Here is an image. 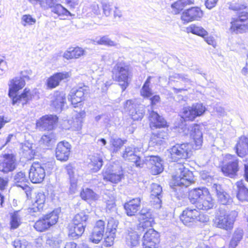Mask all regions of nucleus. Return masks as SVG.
Masks as SVG:
<instances>
[{
    "mask_svg": "<svg viewBox=\"0 0 248 248\" xmlns=\"http://www.w3.org/2000/svg\"><path fill=\"white\" fill-rule=\"evenodd\" d=\"M229 9L237 12V17L231 19L230 31L235 33H242L248 31V12L247 7L243 4H232Z\"/></svg>",
    "mask_w": 248,
    "mask_h": 248,
    "instance_id": "1",
    "label": "nucleus"
},
{
    "mask_svg": "<svg viewBox=\"0 0 248 248\" xmlns=\"http://www.w3.org/2000/svg\"><path fill=\"white\" fill-rule=\"evenodd\" d=\"M174 167L175 174L172 176L170 186L174 191H177L179 187L181 188L187 187L194 183L192 172L186 168L184 164L176 163Z\"/></svg>",
    "mask_w": 248,
    "mask_h": 248,
    "instance_id": "2",
    "label": "nucleus"
},
{
    "mask_svg": "<svg viewBox=\"0 0 248 248\" xmlns=\"http://www.w3.org/2000/svg\"><path fill=\"white\" fill-rule=\"evenodd\" d=\"M113 79L119 82L122 91H124L129 85V78L131 72L130 66L125 62H118L112 70Z\"/></svg>",
    "mask_w": 248,
    "mask_h": 248,
    "instance_id": "3",
    "label": "nucleus"
},
{
    "mask_svg": "<svg viewBox=\"0 0 248 248\" xmlns=\"http://www.w3.org/2000/svg\"><path fill=\"white\" fill-rule=\"evenodd\" d=\"M180 218L183 223L188 227L195 225L198 221L204 223L209 220L207 215L201 213L196 209L190 208H187L184 210Z\"/></svg>",
    "mask_w": 248,
    "mask_h": 248,
    "instance_id": "4",
    "label": "nucleus"
},
{
    "mask_svg": "<svg viewBox=\"0 0 248 248\" xmlns=\"http://www.w3.org/2000/svg\"><path fill=\"white\" fill-rule=\"evenodd\" d=\"M237 215L238 213L235 211L227 213L224 210H220L219 214L216 217L215 224L217 228L226 231L231 230Z\"/></svg>",
    "mask_w": 248,
    "mask_h": 248,
    "instance_id": "5",
    "label": "nucleus"
},
{
    "mask_svg": "<svg viewBox=\"0 0 248 248\" xmlns=\"http://www.w3.org/2000/svg\"><path fill=\"white\" fill-rule=\"evenodd\" d=\"M172 161L189 158L192 155V146L189 143L176 144L169 149Z\"/></svg>",
    "mask_w": 248,
    "mask_h": 248,
    "instance_id": "6",
    "label": "nucleus"
},
{
    "mask_svg": "<svg viewBox=\"0 0 248 248\" xmlns=\"http://www.w3.org/2000/svg\"><path fill=\"white\" fill-rule=\"evenodd\" d=\"M59 218L58 211L54 210L49 214L43 216L34 225L35 229L40 232L47 230L51 226L55 225Z\"/></svg>",
    "mask_w": 248,
    "mask_h": 248,
    "instance_id": "7",
    "label": "nucleus"
},
{
    "mask_svg": "<svg viewBox=\"0 0 248 248\" xmlns=\"http://www.w3.org/2000/svg\"><path fill=\"white\" fill-rule=\"evenodd\" d=\"M143 152L142 146L137 147L133 145L128 146L122 153V157L125 160L134 162L136 167L141 168L142 167L144 161L137 155L138 152Z\"/></svg>",
    "mask_w": 248,
    "mask_h": 248,
    "instance_id": "8",
    "label": "nucleus"
},
{
    "mask_svg": "<svg viewBox=\"0 0 248 248\" xmlns=\"http://www.w3.org/2000/svg\"><path fill=\"white\" fill-rule=\"evenodd\" d=\"M206 108L202 103L193 104L191 107H185L182 112V118L186 120L193 121L196 117L202 115Z\"/></svg>",
    "mask_w": 248,
    "mask_h": 248,
    "instance_id": "9",
    "label": "nucleus"
},
{
    "mask_svg": "<svg viewBox=\"0 0 248 248\" xmlns=\"http://www.w3.org/2000/svg\"><path fill=\"white\" fill-rule=\"evenodd\" d=\"M104 180L112 183H118L124 177L123 170L120 166H109L103 171Z\"/></svg>",
    "mask_w": 248,
    "mask_h": 248,
    "instance_id": "10",
    "label": "nucleus"
},
{
    "mask_svg": "<svg viewBox=\"0 0 248 248\" xmlns=\"http://www.w3.org/2000/svg\"><path fill=\"white\" fill-rule=\"evenodd\" d=\"M226 158L229 161L222 167V171L225 176L233 178L239 170L238 160L235 156L231 155H226Z\"/></svg>",
    "mask_w": 248,
    "mask_h": 248,
    "instance_id": "11",
    "label": "nucleus"
},
{
    "mask_svg": "<svg viewBox=\"0 0 248 248\" xmlns=\"http://www.w3.org/2000/svg\"><path fill=\"white\" fill-rule=\"evenodd\" d=\"M44 170L41 168L39 162H34L31 166L29 172V177L33 183H40L45 178Z\"/></svg>",
    "mask_w": 248,
    "mask_h": 248,
    "instance_id": "12",
    "label": "nucleus"
},
{
    "mask_svg": "<svg viewBox=\"0 0 248 248\" xmlns=\"http://www.w3.org/2000/svg\"><path fill=\"white\" fill-rule=\"evenodd\" d=\"M203 13L200 8L192 7L185 10L182 14L181 19L185 22L188 23L195 20H199Z\"/></svg>",
    "mask_w": 248,
    "mask_h": 248,
    "instance_id": "13",
    "label": "nucleus"
},
{
    "mask_svg": "<svg viewBox=\"0 0 248 248\" xmlns=\"http://www.w3.org/2000/svg\"><path fill=\"white\" fill-rule=\"evenodd\" d=\"M88 93V88L87 86L79 87L78 89H73L68 95V100L71 101L75 108L76 105L82 102L85 97V95Z\"/></svg>",
    "mask_w": 248,
    "mask_h": 248,
    "instance_id": "14",
    "label": "nucleus"
},
{
    "mask_svg": "<svg viewBox=\"0 0 248 248\" xmlns=\"http://www.w3.org/2000/svg\"><path fill=\"white\" fill-rule=\"evenodd\" d=\"M57 121L58 117L56 115H46L37 121L36 127L40 130H47L48 131H52Z\"/></svg>",
    "mask_w": 248,
    "mask_h": 248,
    "instance_id": "15",
    "label": "nucleus"
},
{
    "mask_svg": "<svg viewBox=\"0 0 248 248\" xmlns=\"http://www.w3.org/2000/svg\"><path fill=\"white\" fill-rule=\"evenodd\" d=\"M71 150V145L68 142L61 141L57 145L55 150L56 158L61 161L68 160Z\"/></svg>",
    "mask_w": 248,
    "mask_h": 248,
    "instance_id": "16",
    "label": "nucleus"
},
{
    "mask_svg": "<svg viewBox=\"0 0 248 248\" xmlns=\"http://www.w3.org/2000/svg\"><path fill=\"white\" fill-rule=\"evenodd\" d=\"M105 231V222L98 220L96 222L89 236L90 241L94 244H98L102 239Z\"/></svg>",
    "mask_w": 248,
    "mask_h": 248,
    "instance_id": "17",
    "label": "nucleus"
},
{
    "mask_svg": "<svg viewBox=\"0 0 248 248\" xmlns=\"http://www.w3.org/2000/svg\"><path fill=\"white\" fill-rule=\"evenodd\" d=\"M21 77H16L10 81L8 95L10 97L13 96L20 89L25 85V81L23 78L29 79V77L24 74V72L21 73Z\"/></svg>",
    "mask_w": 248,
    "mask_h": 248,
    "instance_id": "18",
    "label": "nucleus"
},
{
    "mask_svg": "<svg viewBox=\"0 0 248 248\" xmlns=\"http://www.w3.org/2000/svg\"><path fill=\"white\" fill-rule=\"evenodd\" d=\"M16 168V160L12 154H5L3 159L0 161V171L7 173Z\"/></svg>",
    "mask_w": 248,
    "mask_h": 248,
    "instance_id": "19",
    "label": "nucleus"
},
{
    "mask_svg": "<svg viewBox=\"0 0 248 248\" xmlns=\"http://www.w3.org/2000/svg\"><path fill=\"white\" fill-rule=\"evenodd\" d=\"M140 217L142 221L139 224V230L144 232V229L152 227L154 221L152 214L150 210L142 209L140 211Z\"/></svg>",
    "mask_w": 248,
    "mask_h": 248,
    "instance_id": "20",
    "label": "nucleus"
},
{
    "mask_svg": "<svg viewBox=\"0 0 248 248\" xmlns=\"http://www.w3.org/2000/svg\"><path fill=\"white\" fill-rule=\"evenodd\" d=\"M145 160L152 165L151 171L154 175L160 173L163 170L162 160L158 156L150 155L145 157Z\"/></svg>",
    "mask_w": 248,
    "mask_h": 248,
    "instance_id": "21",
    "label": "nucleus"
},
{
    "mask_svg": "<svg viewBox=\"0 0 248 248\" xmlns=\"http://www.w3.org/2000/svg\"><path fill=\"white\" fill-rule=\"evenodd\" d=\"M212 188L213 191L216 192L218 201L220 203L223 205H227L232 202V198L227 193L224 191L220 185L214 184Z\"/></svg>",
    "mask_w": 248,
    "mask_h": 248,
    "instance_id": "22",
    "label": "nucleus"
},
{
    "mask_svg": "<svg viewBox=\"0 0 248 248\" xmlns=\"http://www.w3.org/2000/svg\"><path fill=\"white\" fill-rule=\"evenodd\" d=\"M209 192L208 189L204 187L193 189L189 192V201L191 203L196 205L198 201L204 198Z\"/></svg>",
    "mask_w": 248,
    "mask_h": 248,
    "instance_id": "23",
    "label": "nucleus"
},
{
    "mask_svg": "<svg viewBox=\"0 0 248 248\" xmlns=\"http://www.w3.org/2000/svg\"><path fill=\"white\" fill-rule=\"evenodd\" d=\"M150 126L151 128H163L167 126V122L157 112L152 110L149 116Z\"/></svg>",
    "mask_w": 248,
    "mask_h": 248,
    "instance_id": "24",
    "label": "nucleus"
},
{
    "mask_svg": "<svg viewBox=\"0 0 248 248\" xmlns=\"http://www.w3.org/2000/svg\"><path fill=\"white\" fill-rule=\"evenodd\" d=\"M66 103L65 94L62 92H56L51 100V106L57 112H61Z\"/></svg>",
    "mask_w": 248,
    "mask_h": 248,
    "instance_id": "25",
    "label": "nucleus"
},
{
    "mask_svg": "<svg viewBox=\"0 0 248 248\" xmlns=\"http://www.w3.org/2000/svg\"><path fill=\"white\" fill-rule=\"evenodd\" d=\"M237 155L240 157L248 155V138L242 136L239 138L235 146Z\"/></svg>",
    "mask_w": 248,
    "mask_h": 248,
    "instance_id": "26",
    "label": "nucleus"
},
{
    "mask_svg": "<svg viewBox=\"0 0 248 248\" xmlns=\"http://www.w3.org/2000/svg\"><path fill=\"white\" fill-rule=\"evenodd\" d=\"M141 200L140 198H137L130 200L124 204V208L128 216L136 215L140 208Z\"/></svg>",
    "mask_w": 248,
    "mask_h": 248,
    "instance_id": "27",
    "label": "nucleus"
},
{
    "mask_svg": "<svg viewBox=\"0 0 248 248\" xmlns=\"http://www.w3.org/2000/svg\"><path fill=\"white\" fill-rule=\"evenodd\" d=\"M69 77L67 72L57 73L49 77L47 80V86L48 88L53 89L58 86L60 82Z\"/></svg>",
    "mask_w": 248,
    "mask_h": 248,
    "instance_id": "28",
    "label": "nucleus"
},
{
    "mask_svg": "<svg viewBox=\"0 0 248 248\" xmlns=\"http://www.w3.org/2000/svg\"><path fill=\"white\" fill-rule=\"evenodd\" d=\"M12 99V104L15 105L16 104L19 105L21 104L23 106L26 104L32 98V94L29 89L25 88L22 93L19 95H13V96L10 97Z\"/></svg>",
    "mask_w": 248,
    "mask_h": 248,
    "instance_id": "29",
    "label": "nucleus"
},
{
    "mask_svg": "<svg viewBox=\"0 0 248 248\" xmlns=\"http://www.w3.org/2000/svg\"><path fill=\"white\" fill-rule=\"evenodd\" d=\"M56 140L55 134L52 131H48L42 136L39 143L44 149H48L54 144Z\"/></svg>",
    "mask_w": 248,
    "mask_h": 248,
    "instance_id": "30",
    "label": "nucleus"
},
{
    "mask_svg": "<svg viewBox=\"0 0 248 248\" xmlns=\"http://www.w3.org/2000/svg\"><path fill=\"white\" fill-rule=\"evenodd\" d=\"M198 124L191 127L190 136L193 139L195 145V149L201 148L202 143V133Z\"/></svg>",
    "mask_w": 248,
    "mask_h": 248,
    "instance_id": "31",
    "label": "nucleus"
},
{
    "mask_svg": "<svg viewBox=\"0 0 248 248\" xmlns=\"http://www.w3.org/2000/svg\"><path fill=\"white\" fill-rule=\"evenodd\" d=\"M162 191V187L156 184L152 185L151 192V198L153 200L152 202L154 203L156 205V208H160L161 207V198L162 197L161 194Z\"/></svg>",
    "mask_w": 248,
    "mask_h": 248,
    "instance_id": "32",
    "label": "nucleus"
},
{
    "mask_svg": "<svg viewBox=\"0 0 248 248\" xmlns=\"http://www.w3.org/2000/svg\"><path fill=\"white\" fill-rule=\"evenodd\" d=\"M214 205V202L209 192L202 200L198 201L195 205L197 208L200 210H207L211 209Z\"/></svg>",
    "mask_w": 248,
    "mask_h": 248,
    "instance_id": "33",
    "label": "nucleus"
},
{
    "mask_svg": "<svg viewBox=\"0 0 248 248\" xmlns=\"http://www.w3.org/2000/svg\"><path fill=\"white\" fill-rule=\"evenodd\" d=\"M90 160L89 167L93 172H97L102 167L103 159L99 155L94 154L90 156Z\"/></svg>",
    "mask_w": 248,
    "mask_h": 248,
    "instance_id": "34",
    "label": "nucleus"
},
{
    "mask_svg": "<svg viewBox=\"0 0 248 248\" xmlns=\"http://www.w3.org/2000/svg\"><path fill=\"white\" fill-rule=\"evenodd\" d=\"M84 50L79 47H71L64 53L63 57L68 60L72 59H77L83 55Z\"/></svg>",
    "mask_w": 248,
    "mask_h": 248,
    "instance_id": "35",
    "label": "nucleus"
},
{
    "mask_svg": "<svg viewBox=\"0 0 248 248\" xmlns=\"http://www.w3.org/2000/svg\"><path fill=\"white\" fill-rule=\"evenodd\" d=\"M236 185L237 188V199L241 201H248V189L245 186L243 181L237 182Z\"/></svg>",
    "mask_w": 248,
    "mask_h": 248,
    "instance_id": "36",
    "label": "nucleus"
},
{
    "mask_svg": "<svg viewBox=\"0 0 248 248\" xmlns=\"http://www.w3.org/2000/svg\"><path fill=\"white\" fill-rule=\"evenodd\" d=\"M146 228L147 230L143 236L142 242H159L158 233L152 228Z\"/></svg>",
    "mask_w": 248,
    "mask_h": 248,
    "instance_id": "37",
    "label": "nucleus"
},
{
    "mask_svg": "<svg viewBox=\"0 0 248 248\" xmlns=\"http://www.w3.org/2000/svg\"><path fill=\"white\" fill-rule=\"evenodd\" d=\"M194 0H178L171 5L175 14H179L186 6L193 4Z\"/></svg>",
    "mask_w": 248,
    "mask_h": 248,
    "instance_id": "38",
    "label": "nucleus"
},
{
    "mask_svg": "<svg viewBox=\"0 0 248 248\" xmlns=\"http://www.w3.org/2000/svg\"><path fill=\"white\" fill-rule=\"evenodd\" d=\"M27 181V177L24 172H18L14 176L15 184L17 186L20 187L23 189L27 186L26 184Z\"/></svg>",
    "mask_w": 248,
    "mask_h": 248,
    "instance_id": "39",
    "label": "nucleus"
},
{
    "mask_svg": "<svg viewBox=\"0 0 248 248\" xmlns=\"http://www.w3.org/2000/svg\"><path fill=\"white\" fill-rule=\"evenodd\" d=\"M126 140H123L118 138L111 137L110 140V150L113 154H116L121 149L125 143Z\"/></svg>",
    "mask_w": 248,
    "mask_h": 248,
    "instance_id": "40",
    "label": "nucleus"
},
{
    "mask_svg": "<svg viewBox=\"0 0 248 248\" xmlns=\"http://www.w3.org/2000/svg\"><path fill=\"white\" fill-rule=\"evenodd\" d=\"M80 196L85 201H96L99 198L98 195L96 194L93 190L88 188L83 189L80 192Z\"/></svg>",
    "mask_w": 248,
    "mask_h": 248,
    "instance_id": "41",
    "label": "nucleus"
},
{
    "mask_svg": "<svg viewBox=\"0 0 248 248\" xmlns=\"http://www.w3.org/2000/svg\"><path fill=\"white\" fill-rule=\"evenodd\" d=\"M164 136H165V132L154 133L151 137L149 145L154 146L162 144L164 142Z\"/></svg>",
    "mask_w": 248,
    "mask_h": 248,
    "instance_id": "42",
    "label": "nucleus"
},
{
    "mask_svg": "<svg viewBox=\"0 0 248 248\" xmlns=\"http://www.w3.org/2000/svg\"><path fill=\"white\" fill-rule=\"evenodd\" d=\"M86 226L81 224L74 225L73 228L70 230L69 235L75 239L78 238L83 233Z\"/></svg>",
    "mask_w": 248,
    "mask_h": 248,
    "instance_id": "43",
    "label": "nucleus"
},
{
    "mask_svg": "<svg viewBox=\"0 0 248 248\" xmlns=\"http://www.w3.org/2000/svg\"><path fill=\"white\" fill-rule=\"evenodd\" d=\"M126 244L131 247L137 246L139 243V237L136 232H130L126 237Z\"/></svg>",
    "mask_w": 248,
    "mask_h": 248,
    "instance_id": "44",
    "label": "nucleus"
},
{
    "mask_svg": "<svg viewBox=\"0 0 248 248\" xmlns=\"http://www.w3.org/2000/svg\"><path fill=\"white\" fill-rule=\"evenodd\" d=\"M94 41L97 45H104L108 46H115L117 45V43L111 40L107 35L100 38H96Z\"/></svg>",
    "mask_w": 248,
    "mask_h": 248,
    "instance_id": "45",
    "label": "nucleus"
},
{
    "mask_svg": "<svg viewBox=\"0 0 248 248\" xmlns=\"http://www.w3.org/2000/svg\"><path fill=\"white\" fill-rule=\"evenodd\" d=\"M89 216L85 214L84 212H80L76 214L73 219V224L78 225L81 224L86 226V221L88 220Z\"/></svg>",
    "mask_w": 248,
    "mask_h": 248,
    "instance_id": "46",
    "label": "nucleus"
},
{
    "mask_svg": "<svg viewBox=\"0 0 248 248\" xmlns=\"http://www.w3.org/2000/svg\"><path fill=\"white\" fill-rule=\"evenodd\" d=\"M20 211H16L11 216V227L13 229H16L21 223V216Z\"/></svg>",
    "mask_w": 248,
    "mask_h": 248,
    "instance_id": "47",
    "label": "nucleus"
},
{
    "mask_svg": "<svg viewBox=\"0 0 248 248\" xmlns=\"http://www.w3.org/2000/svg\"><path fill=\"white\" fill-rule=\"evenodd\" d=\"M103 14L107 17L112 15L113 12V4L111 2L104 0L101 2Z\"/></svg>",
    "mask_w": 248,
    "mask_h": 248,
    "instance_id": "48",
    "label": "nucleus"
},
{
    "mask_svg": "<svg viewBox=\"0 0 248 248\" xmlns=\"http://www.w3.org/2000/svg\"><path fill=\"white\" fill-rule=\"evenodd\" d=\"M23 154L28 159H31L34 155V152L32 149V144L27 142L22 146Z\"/></svg>",
    "mask_w": 248,
    "mask_h": 248,
    "instance_id": "49",
    "label": "nucleus"
},
{
    "mask_svg": "<svg viewBox=\"0 0 248 248\" xmlns=\"http://www.w3.org/2000/svg\"><path fill=\"white\" fill-rule=\"evenodd\" d=\"M151 78L152 77L151 76L148 77L141 90V94L144 97H149L152 95V90L150 88Z\"/></svg>",
    "mask_w": 248,
    "mask_h": 248,
    "instance_id": "50",
    "label": "nucleus"
},
{
    "mask_svg": "<svg viewBox=\"0 0 248 248\" xmlns=\"http://www.w3.org/2000/svg\"><path fill=\"white\" fill-rule=\"evenodd\" d=\"M188 30L193 34H195L203 37H204V36L207 35V32L202 27L197 26L195 25H191L188 28Z\"/></svg>",
    "mask_w": 248,
    "mask_h": 248,
    "instance_id": "51",
    "label": "nucleus"
},
{
    "mask_svg": "<svg viewBox=\"0 0 248 248\" xmlns=\"http://www.w3.org/2000/svg\"><path fill=\"white\" fill-rule=\"evenodd\" d=\"M118 224V222L117 220L114 219L113 218H109L108 222L106 234L110 233L112 235H114V234H116Z\"/></svg>",
    "mask_w": 248,
    "mask_h": 248,
    "instance_id": "52",
    "label": "nucleus"
},
{
    "mask_svg": "<svg viewBox=\"0 0 248 248\" xmlns=\"http://www.w3.org/2000/svg\"><path fill=\"white\" fill-rule=\"evenodd\" d=\"M129 114L134 121H139L141 120L143 118L144 115V111L142 108H135L133 111L130 112Z\"/></svg>",
    "mask_w": 248,
    "mask_h": 248,
    "instance_id": "53",
    "label": "nucleus"
},
{
    "mask_svg": "<svg viewBox=\"0 0 248 248\" xmlns=\"http://www.w3.org/2000/svg\"><path fill=\"white\" fill-rule=\"evenodd\" d=\"M35 23V18H33L30 15H24L21 19V23L24 27L27 25H32Z\"/></svg>",
    "mask_w": 248,
    "mask_h": 248,
    "instance_id": "54",
    "label": "nucleus"
},
{
    "mask_svg": "<svg viewBox=\"0 0 248 248\" xmlns=\"http://www.w3.org/2000/svg\"><path fill=\"white\" fill-rule=\"evenodd\" d=\"M45 201L46 196L45 194L43 192H39L36 195L34 203L40 206V208H43Z\"/></svg>",
    "mask_w": 248,
    "mask_h": 248,
    "instance_id": "55",
    "label": "nucleus"
},
{
    "mask_svg": "<svg viewBox=\"0 0 248 248\" xmlns=\"http://www.w3.org/2000/svg\"><path fill=\"white\" fill-rule=\"evenodd\" d=\"M15 248H31V245L25 240H16L14 242Z\"/></svg>",
    "mask_w": 248,
    "mask_h": 248,
    "instance_id": "56",
    "label": "nucleus"
},
{
    "mask_svg": "<svg viewBox=\"0 0 248 248\" xmlns=\"http://www.w3.org/2000/svg\"><path fill=\"white\" fill-rule=\"evenodd\" d=\"M40 165L44 170V173L46 174V173H50L54 168V162L52 161L47 162L45 163H40Z\"/></svg>",
    "mask_w": 248,
    "mask_h": 248,
    "instance_id": "57",
    "label": "nucleus"
},
{
    "mask_svg": "<svg viewBox=\"0 0 248 248\" xmlns=\"http://www.w3.org/2000/svg\"><path fill=\"white\" fill-rule=\"evenodd\" d=\"M135 104L132 100H128L124 104V108L126 112H128L129 114L130 112L135 108Z\"/></svg>",
    "mask_w": 248,
    "mask_h": 248,
    "instance_id": "58",
    "label": "nucleus"
},
{
    "mask_svg": "<svg viewBox=\"0 0 248 248\" xmlns=\"http://www.w3.org/2000/svg\"><path fill=\"white\" fill-rule=\"evenodd\" d=\"M43 208H40V206L33 203L31 207L28 208V212L32 216H36Z\"/></svg>",
    "mask_w": 248,
    "mask_h": 248,
    "instance_id": "59",
    "label": "nucleus"
},
{
    "mask_svg": "<svg viewBox=\"0 0 248 248\" xmlns=\"http://www.w3.org/2000/svg\"><path fill=\"white\" fill-rule=\"evenodd\" d=\"M60 242L59 241L55 238H49L46 240V244H48L51 248H59L60 247Z\"/></svg>",
    "mask_w": 248,
    "mask_h": 248,
    "instance_id": "60",
    "label": "nucleus"
},
{
    "mask_svg": "<svg viewBox=\"0 0 248 248\" xmlns=\"http://www.w3.org/2000/svg\"><path fill=\"white\" fill-rule=\"evenodd\" d=\"M243 236V231L241 229H237L234 232L232 238L239 242L242 240Z\"/></svg>",
    "mask_w": 248,
    "mask_h": 248,
    "instance_id": "61",
    "label": "nucleus"
},
{
    "mask_svg": "<svg viewBox=\"0 0 248 248\" xmlns=\"http://www.w3.org/2000/svg\"><path fill=\"white\" fill-rule=\"evenodd\" d=\"M201 177L202 179L204 180L207 183H212L213 177L209 175V173L206 171H202L201 172Z\"/></svg>",
    "mask_w": 248,
    "mask_h": 248,
    "instance_id": "62",
    "label": "nucleus"
},
{
    "mask_svg": "<svg viewBox=\"0 0 248 248\" xmlns=\"http://www.w3.org/2000/svg\"><path fill=\"white\" fill-rule=\"evenodd\" d=\"M104 199L106 202L107 208L108 209H111L114 207L115 205L114 198L112 195L109 198V200L106 197H104Z\"/></svg>",
    "mask_w": 248,
    "mask_h": 248,
    "instance_id": "63",
    "label": "nucleus"
},
{
    "mask_svg": "<svg viewBox=\"0 0 248 248\" xmlns=\"http://www.w3.org/2000/svg\"><path fill=\"white\" fill-rule=\"evenodd\" d=\"M159 242H142V246L143 248H160Z\"/></svg>",
    "mask_w": 248,
    "mask_h": 248,
    "instance_id": "64",
    "label": "nucleus"
}]
</instances>
